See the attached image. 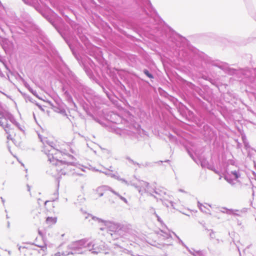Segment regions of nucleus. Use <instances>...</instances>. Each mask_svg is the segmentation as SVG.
I'll return each instance as SVG.
<instances>
[{
	"label": "nucleus",
	"instance_id": "obj_5",
	"mask_svg": "<svg viewBox=\"0 0 256 256\" xmlns=\"http://www.w3.org/2000/svg\"><path fill=\"white\" fill-rule=\"evenodd\" d=\"M104 190L102 188H99L97 191V195L98 197L102 196L104 195Z\"/></svg>",
	"mask_w": 256,
	"mask_h": 256
},
{
	"label": "nucleus",
	"instance_id": "obj_6",
	"mask_svg": "<svg viewBox=\"0 0 256 256\" xmlns=\"http://www.w3.org/2000/svg\"><path fill=\"white\" fill-rule=\"evenodd\" d=\"M144 73L148 78H153L152 75V74H150L148 70H144Z\"/></svg>",
	"mask_w": 256,
	"mask_h": 256
},
{
	"label": "nucleus",
	"instance_id": "obj_4",
	"mask_svg": "<svg viewBox=\"0 0 256 256\" xmlns=\"http://www.w3.org/2000/svg\"><path fill=\"white\" fill-rule=\"evenodd\" d=\"M44 208L47 212H52L54 208V201L47 200L44 202Z\"/></svg>",
	"mask_w": 256,
	"mask_h": 256
},
{
	"label": "nucleus",
	"instance_id": "obj_3",
	"mask_svg": "<svg viewBox=\"0 0 256 256\" xmlns=\"http://www.w3.org/2000/svg\"><path fill=\"white\" fill-rule=\"evenodd\" d=\"M58 218L56 216H48L45 221L46 228H51L57 222Z\"/></svg>",
	"mask_w": 256,
	"mask_h": 256
},
{
	"label": "nucleus",
	"instance_id": "obj_7",
	"mask_svg": "<svg viewBox=\"0 0 256 256\" xmlns=\"http://www.w3.org/2000/svg\"><path fill=\"white\" fill-rule=\"evenodd\" d=\"M68 255L66 254L64 252H58L54 254V256H66Z\"/></svg>",
	"mask_w": 256,
	"mask_h": 256
},
{
	"label": "nucleus",
	"instance_id": "obj_1",
	"mask_svg": "<svg viewBox=\"0 0 256 256\" xmlns=\"http://www.w3.org/2000/svg\"><path fill=\"white\" fill-rule=\"evenodd\" d=\"M50 162L56 167V170L62 174H65L64 170L68 166L74 157L69 154L63 153L61 151L51 148L48 154Z\"/></svg>",
	"mask_w": 256,
	"mask_h": 256
},
{
	"label": "nucleus",
	"instance_id": "obj_2",
	"mask_svg": "<svg viewBox=\"0 0 256 256\" xmlns=\"http://www.w3.org/2000/svg\"><path fill=\"white\" fill-rule=\"evenodd\" d=\"M12 116L8 112L0 108V126H2L8 134V138L12 140L15 144H19L21 138L19 130L12 122Z\"/></svg>",
	"mask_w": 256,
	"mask_h": 256
},
{
	"label": "nucleus",
	"instance_id": "obj_8",
	"mask_svg": "<svg viewBox=\"0 0 256 256\" xmlns=\"http://www.w3.org/2000/svg\"><path fill=\"white\" fill-rule=\"evenodd\" d=\"M232 174L234 176L235 178H238L239 177L237 172L236 171H234L232 172Z\"/></svg>",
	"mask_w": 256,
	"mask_h": 256
},
{
	"label": "nucleus",
	"instance_id": "obj_9",
	"mask_svg": "<svg viewBox=\"0 0 256 256\" xmlns=\"http://www.w3.org/2000/svg\"><path fill=\"white\" fill-rule=\"evenodd\" d=\"M28 190H29V191H30V188H29V186H28Z\"/></svg>",
	"mask_w": 256,
	"mask_h": 256
}]
</instances>
